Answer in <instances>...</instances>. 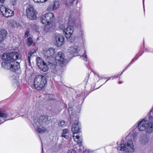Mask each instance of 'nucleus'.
<instances>
[{"label":"nucleus","instance_id":"obj_1","mask_svg":"<svg viewBox=\"0 0 153 153\" xmlns=\"http://www.w3.org/2000/svg\"><path fill=\"white\" fill-rule=\"evenodd\" d=\"M136 132H133L130 137L127 136L126 137V141L117 146L118 150L125 151L127 153H132L135 150L133 141L137 136Z\"/></svg>","mask_w":153,"mask_h":153},{"label":"nucleus","instance_id":"obj_2","mask_svg":"<svg viewBox=\"0 0 153 153\" xmlns=\"http://www.w3.org/2000/svg\"><path fill=\"white\" fill-rule=\"evenodd\" d=\"M58 59H56V58H47L46 59L48 66H49L51 71L54 74H57L58 71L57 64L63 66L68 62V60L65 58Z\"/></svg>","mask_w":153,"mask_h":153},{"label":"nucleus","instance_id":"obj_3","mask_svg":"<svg viewBox=\"0 0 153 153\" xmlns=\"http://www.w3.org/2000/svg\"><path fill=\"white\" fill-rule=\"evenodd\" d=\"M3 62L1 63L2 68L15 72L20 68L19 63L13 58H2Z\"/></svg>","mask_w":153,"mask_h":153},{"label":"nucleus","instance_id":"obj_4","mask_svg":"<svg viewBox=\"0 0 153 153\" xmlns=\"http://www.w3.org/2000/svg\"><path fill=\"white\" fill-rule=\"evenodd\" d=\"M47 82L46 77L41 75H38L35 77L33 83V88L38 90L42 89Z\"/></svg>","mask_w":153,"mask_h":153},{"label":"nucleus","instance_id":"obj_5","mask_svg":"<svg viewBox=\"0 0 153 153\" xmlns=\"http://www.w3.org/2000/svg\"><path fill=\"white\" fill-rule=\"evenodd\" d=\"M79 15V12L76 10H73L70 12L68 20L69 24L70 25L74 26L76 25V18Z\"/></svg>","mask_w":153,"mask_h":153},{"label":"nucleus","instance_id":"obj_6","mask_svg":"<svg viewBox=\"0 0 153 153\" xmlns=\"http://www.w3.org/2000/svg\"><path fill=\"white\" fill-rule=\"evenodd\" d=\"M54 19V14L51 13H48L42 16L41 21L43 24L49 25L52 23Z\"/></svg>","mask_w":153,"mask_h":153},{"label":"nucleus","instance_id":"obj_7","mask_svg":"<svg viewBox=\"0 0 153 153\" xmlns=\"http://www.w3.org/2000/svg\"><path fill=\"white\" fill-rule=\"evenodd\" d=\"M26 13L27 18L30 20H34L36 19L37 12L32 5L30 4L27 5Z\"/></svg>","mask_w":153,"mask_h":153},{"label":"nucleus","instance_id":"obj_8","mask_svg":"<svg viewBox=\"0 0 153 153\" xmlns=\"http://www.w3.org/2000/svg\"><path fill=\"white\" fill-rule=\"evenodd\" d=\"M68 26L65 28L64 24H60L59 25V28L63 30L64 33H65L66 37L69 38L73 33L74 26L70 25L69 24V22H68Z\"/></svg>","mask_w":153,"mask_h":153},{"label":"nucleus","instance_id":"obj_9","mask_svg":"<svg viewBox=\"0 0 153 153\" xmlns=\"http://www.w3.org/2000/svg\"><path fill=\"white\" fill-rule=\"evenodd\" d=\"M50 119H49V116L46 115H41L40 116L38 122L36 123L37 126L47 125L49 124Z\"/></svg>","mask_w":153,"mask_h":153},{"label":"nucleus","instance_id":"obj_10","mask_svg":"<svg viewBox=\"0 0 153 153\" xmlns=\"http://www.w3.org/2000/svg\"><path fill=\"white\" fill-rule=\"evenodd\" d=\"M70 118L73 119L72 120H70L71 123H72L74 119L76 120V123L73 124L71 127V131L74 134V135H75L76 134L79 133L80 131V125L78 121V118L75 117V118L73 117L72 115L70 116Z\"/></svg>","mask_w":153,"mask_h":153},{"label":"nucleus","instance_id":"obj_11","mask_svg":"<svg viewBox=\"0 0 153 153\" xmlns=\"http://www.w3.org/2000/svg\"><path fill=\"white\" fill-rule=\"evenodd\" d=\"M65 37L60 34L56 35L53 40L54 44L58 47H61L65 43Z\"/></svg>","mask_w":153,"mask_h":153},{"label":"nucleus","instance_id":"obj_12","mask_svg":"<svg viewBox=\"0 0 153 153\" xmlns=\"http://www.w3.org/2000/svg\"><path fill=\"white\" fill-rule=\"evenodd\" d=\"M148 123V120L143 119L138 121L137 127L139 130L140 131H145L146 126Z\"/></svg>","mask_w":153,"mask_h":153},{"label":"nucleus","instance_id":"obj_13","mask_svg":"<svg viewBox=\"0 0 153 153\" xmlns=\"http://www.w3.org/2000/svg\"><path fill=\"white\" fill-rule=\"evenodd\" d=\"M43 53L45 57H52L54 56L55 49L53 48H50L47 51H44Z\"/></svg>","mask_w":153,"mask_h":153},{"label":"nucleus","instance_id":"obj_14","mask_svg":"<svg viewBox=\"0 0 153 153\" xmlns=\"http://www.w3.org/2000/svg\"><path fill=\"white\" fill-rule=\"evenodd\" d=\"M11 115V114H9L6 112H2L0 111V124L4 122L5 120H10V119L7 120H6V119Z\"/></svg>","mask_w":153,"mask_h":153},{"label":"nucleus","instance_id":"obj_15","mask_svg":"<svg viewBox=\"0 0 153 153\" xmlns=\"http://www.w3.org/2000/svg\"><path fill=\"white\" fill-rule=\"evenodd\" d=\"M70 51V53H71L72 57L79 56L78 52L79 51V49L78 48L77 46L75 45L73 47L71 48Z\"/></svg>","mask_w":153,"mask_h":153},{"label":"nucleus","instance_id":"obj_16","mask_svg":"<svg viewBox=\"0 0 153 153\" xmlns=\"http://www.w3.org/2000/svg\"><path fill=\"white\" fill-rule=\"evenodd\" d=\"M7 34V31L5 29L2 28L0 29V43L6 39Z\"/></svg>","mask_w":153,"mask_h":153},{"label":"nucleus","instance_id":"obj_17","mask_svg":"<svg viewBox=\"0 0 153 153\" xmlns=\"http://www.w3.org/2000/svg\"><path fill=\"white\" fill-rule=\"evenodd\" d=\"M19 55V53L17 52H13L3 54L2 57H18Z\"/></svg>","mask_w":153,"mask_h":153},{"label":"nucleus","instance_id":"obj_18","mask_svg":"<svg viewBox=\"0 0 153 153\" xmlns=\"http://www.w3.org/2000/svg\"><path fill=\"white\" fill-rule=\"evenodd\" d=\"M145 131L149 133L153 132V122H150L148 121V123L146 126Z\"/></svg>","mask_w":153,"mask_h":153},{"label":"nucleus","instance_id":"obj_19","mask_svg":"<svg viewBox=\"0 0 153 153\" xmlns=\"http://www.w3.org/2000/svg\"><path fill=\"white\" fill-rule=\"evenodd\" d=\"M3 13V15L6 17H9L13 15V11L8 8L5 9Z\"/></svg>","mask_w":153,"mask_h":153},{"label":"nucleus","instance_id":"obj_20","mask_svg":"<svg viewBox=\"0 0 153 153\" xmlns=\"http://www.w3.org/2000/svg\"><path fill=\"white\" fill-rule=\"evenodd\" d=\"M73 138L74 141H76L77 143L79 144V145L80 146V144L82 141V137L81 136L78 135H74L73 136Z\"/></svg>","mask_w":153,"mask_h":153},{"label":"nucleus","instance_id":"obj_21","mask_svg":"<svg viewBox=\"0 0 153 153\" xmlns=\"http://www.w3.org/2000/svg\"><path fill=\"white\" fill-rule=\"evenodd\" d=\"M140 141L143 145H145L148 143L149 139L146 136L143 135L141 136Z\"/></svg>","mask_w":153,"mask_h":153},{"label":"nucleus","instance_id":"obj_22","mask_svg":"<svg viewBox=\"0 0 153 153\" xmlns=\"http://www.w3.org/2000/svg\"><path fill=\"white\" fill-rule=\"evenodd\" d=\"M39 67L43 71H46L48 69L49 66H48V64L47 65L46 63L45 62V64H42Z\"/></svg>","mask_w":153,"mask_h":153},{"label":"nucleus","instance_id":"obj_23","mask_svg":"<svg viewBox=\"0 0 153 153\" xmlns=\"http://www.w3.org/2000/svg\"><path fill=\"white\" fill-rule=\"evenodd\" d=\"M36 62L37 65L39 67H40L42 64H45V62L42 59V58H36Z\"/></svg>","mask_w":153,"mask_h":153},{"label":"nucleus","instance_id":"obj_24","mask_svg":"<svg viewBox=\"0 0 153 153\" xmlns=\"http://www.w3.org/2000/svg\"><path fill=\"white\" fill-rule=\"evenodd\" d=\"M77 3V0H66V4H70V5H72L75 4H76Z\"/></svg>","mask_w":153,"mask_h":153},{"label":"nucleus","instance_id":"obj_25","mask_svg":"<svg viewBox=\"0 0 153 153\" xmlns=\"http://www.w3.org/2000/svg\"><path fill=\"white\" fill-rule=\"evenodd\" d=\"M67 124V122L63 120H61L58 122V125L59 126L64 127Z\"/></svg>","mask_w":153,"mask_h":153},{"label":"nucleus","instance_id":"obj_26","mask_svg":"<svg viewBox=\"0 0 153 153\" xmlns=\"http://www.w3.org/2000/svg\"><path fill=\"white\" fill-rule=\"evenodd\" d=\"M37 132L39 133L42 134L45 132V131H47V130L44 128H37Z\"/></svg>","mask_w":153,"mask_h":153},{"label":"nucleus","instance_id":"obj_27","mask_svg":"<svg viewBox=\"0 0 153 153\" xmlns=\"http://www.w3.org/2000/svg\"><path fill=\"white\" fill-rule=\"evenodd\" d=\"M33 42V39L30 37L28 38L27 40V43L29 46L31 45Z\"/></svg>","mask_w":153,"mask_h":153},{"label":"nucleus","instance_id":"obj_28","mask_svg":"<svg viewBox=\"0 0 153 153\" xmlns=\"http://www.w3.org/2000/svg\"><path fill=\"white\" fill-rule=\"evenodd\" d=\"M36 54V51H31L29 52L28 57H30L31 56H35Z\"/></svg>","mask_w":153,"mask_h":153},{"label":"nucleus","instance_id":"obj_29","mask_svg":"<svg viewBox=\"0 0 153 153\" xmlns=\"http://www.w3.org/2000/svg\"><path fill=\"white\" fill-rule=\"evenodd\" d=\"M55 9H56L55 8L52 4H51L49 5L47 8V10L50 11Z\"/></svg>","mask_w":153,"mask_h":153},{"label":"nucleus","instance_id":"obj_30","mask_svg":"<svg viewBox=\"0 0 153 153\" xmlns=\"http://www.w3.org/2000/svg\"><path fill=\"white\" fill-rule=\"evenodd\" d=\"M52 4L55 7V8L56 9L58 8L59 3L58 1H55L53 3H52Z\"/></svg>","mask_w":153,"mask_h":153},{"label":"nucleus","instance_id":"obj_31","mask_svg":"<svg viewBox=\"0 0 153 153\" xmlns=\"http://www.w3.org/2000/svg\"><path fill=\"white\" fill-rule=\"evenodd\" d=\"M10 24V25L13 27H15L17 26L16 22L14 20L11 21Z\"/></svg>","mask_w":153,"mask_h":153},{"label":"nucleus","instance_id":"obj_32","mask_svg":"<svg viewBox=\"0 0 153 153\" xmlns=\"http://www.w3.org/2000/svg\"><path fill=\"white\" fill-rule=\"evenodd\" d=\"M149 117L151 120H153V109H152L149 114Z\"/></svg>","mask_w":153,"mask_h":153},{"label":"nucleus","instance_id":"obj_33","mask_svg":"<svg viewBox=\"0 0 153 153\" xmlns=\"http://www.w3.org/2000/svg\"><path fill=\"white\" fill-rule=\"evenodd\" d=\"M7 8H5L4 6L3 5H1L0 6V11H1L2 14L3 15V13H4L5 12V10L7 9Z\"/></svg>","mask_w":153,"mask_h":153},{"label":"nucleus","instance_id":"obj_34","mask_svg":"<svg viewBox=\"0 0 153 153\" xmlns=\"http://www.w3.org/2000/svg\"><path fill=\"white\" fill-rule=\"evenodd\" d=\"M31 27L33 30H37L38 27L37 25H36L35 24H32L31 25Z\"/></svg>","mask_w":153,"mask_h":153},{"label":"nucleus","instance_id":"obj_35","mask_svg":"<svg viewBox=\"0 0 153 153\" xmlns=\"http://www.w3.org/2000/svg\"><path fill=\"white\" fill-rule=\"evenodd\" d=\"M63 56H64V55L62 52L59 51L56 57H63Z\"/></svg>","mask_w":153,"mask_h":153},{"label":"nucleus","instance_id":"obj_36","mask_svg":"<svg viewBox=\"0 0 153 153\" xmlns=\"http://www.w3.org/2000/svg\"><path fill=\"white\" fill-rule=\"evenodd\" d=\"M69 131L68 129H64L62 130V133L64 134H68V132Z\"/></svg>","mask_w":153,"mask_h":153},{"label":"nucleus","instance_id":"obj_37","mask_svg":"<svg viewBox=\"0 0 153 153\" xmlns=\"http://www.w3.org/2000/svg\"><path fill=\"white\" fill-rule=\"evenodd\" d=\"M61 136L62 137H64L66 139H68L69 138V136L68 134H64L62 133Z\"/></svg>","mask_w":153,"mask_h":153},{"label":"nucleus","instance_id":"obj_38","mask_svg":"<svg viewBox=\"0 0 153 153\" xmlns=\"http://www.w3.org/2000/svg\"><path fill=\"white\" fill-rule=\"evenodd\" d=\"M44 75L45 76H47V77H49L50 76H51L49 72H47V73H45L44 74Z\"/></svg>","mask_w":153,"mask_h":153},{"label":"nucleus","instance_id":"obj_39","mask_svg":"<svg viewBox=\"0 0 153 153\" xmlns=\"http://www.w3.org/2000/svg\"><path fill=\"white\" fill-rule=\"evenodd\" d=\"M136 59H133L132 60V61L131 62H130V64L128 65V66L127 67H126L125 68V70L130 65V64H131V63H133V62H134L136 60Z\"/></svg>","mask_w":153,"mask_h":153},{"label":"nucleus","instance_id":"obj_40","mask_svg":"<svg viewBox=\"0 0 153 153\" xmlns=\"http://www.w3.org/2000/svg\"><path fill=\"white\" fill-rule=\"evenodd\" d=\"M36 3H39L41 1V0H33Z\"/></svg>","mask_w":153,"mask_h":153},{"label":"nucleus","instance_id":"obj_41","mask_svg":"<svg viewBox=\"0 0 153 153\" xmlns=\"http://www.w3.org/2000/svg\"><path fill=\"white\" fill-rule=\"evenodd\" d=\"M83 57H87V54L86 53V51H85V52L84 53H83V56H82Z\"/></svg>","mask_w":153,"mask_h":153},{"label":"nucleus","instance_id":"obj_42","mask_svg":"<svg viewBox=\"0 0 153 153\" xmlns=\"http://www.w3.org/2000/svg\"><path fill=\"white\" fill-rule=\"evenodd\" d=\"M29 33V32H28L27 31L25 34V37H27V36H28V34Z\"/></svg>","mask_w":153,"mask_h":153},{"label":"nucleus","instance_id":"obj_43","mask_svg":"<svg viewBox=\"0 0 153 153\" xmlns=\"http://www.w3.org/2000/svg\"><path fill=\"white\" fill-rule=\"evenodd\" d=\"M41 1H40L41 3H43L44 2H45L48 1V0H41Z\"/></svg>","mask_w":153,"mask_h":153},{"label":"nucleus","instance_id":"obj_44","mask_svg":"<svg viewBox=\"0 0 153 153\" xmlns=\"http://www.w3.org/2000/svg\"><path fill=\"white\" fill-rule=\"evenodd\" d=\"M83 59L86 62H87L88 60V58H83Z\"/></svg>","mask_w":153,"mask_h":153},{"label":"nucleus","instance_id":"obj_45","mask_svg":"<svg viewBox=\"0 0 153 153\" xmlns=\"http://www.w3.org/2000/svg\"><path fill=\"white\" fill-rule=\"evenodd\" d=\"M5 0H0V2L2 3L4 2Z\"/></svg>","mask_w":153,"mask_h":153},{"label":"nucleus","instance_id":"obj_46","mask_svg":"<svg viewBox=\"0 0 153 153\" xmlns=\"http://www.w3.org/2000/svg\"><path fill=\"white\" fill-rule=\"evenodd\" d=\"M71 108H69L68 109V111H69L70 110H71Z\"/></svg>","mask_w":153,"mask_h":153},{"label":"nucleus","instance_id":"obj_47","mask_svg":"<svg viewBox=\"0 0 153 153\" xmlns=\"http://www.w3.org/2000/svg\"><path fill=\"white\" fill-rule=\"evenodd\" d=\"M122 83V82L121 81H120L118 82V83H119V84H121Z\"/></svg>","mask_w":153,"mask_h":153},{"label":"nucleus","instance_id":"obj_48","mask_svg":"<svg viewBox=\"0 0 153 153\" xmlns=\"http://www.w3.org/2000/svg\"><path fill=\"white\" fill-rule=\"evenodd\" d=\"M28 61H29V62H30V58H28Z\"/></svg>","mask_w":153,"mask_h":153},{"label":"nucleus","instance_id":"obj_49","mask_svg":"<svg viewBox=\"0 0 153 153\" xmlns=\"http://www.w3.org/2000/svg\"><path fill=\"white\" fill-rule=\"evenodd\" d=\"M144 0H143V6H144Z\"/></svg>","mask_w":153,"mask_h":153},{"label":"nucleus","instance_id":"obj_50","mask_svg":"<svg viewBox=\"0 0 153 153\" xmlns=\"http://www.w3.org/2000/svg\"><path fill=\"white\" fill-rule=\"evenodd\" d=\"M124 70L123 71V72L122 73H121V74L123 73L124 72Z\"/></svg>","mask_w":153,"mask_h":153},{"label":"nucleus","instance_id":"obj_51","mask_svg":"<svg viewBox=\"0 0 153 153\" xmlns=\"http://www.w3.org/2000/svg\"><path fill=\"white\" fill-rule=\"evenodd\" d=\"M14 118H12V119H14Z\"/></svg>","mask_w":153,"mask_h":153},{"label":"nucleus","instance_id":"obj_52","mask_svg":"<svg viewBox=\"0 0 153 153\" xmlns=\"http://www.w3.org/2000/svg\"><path fill=\"white\" fill-rule=\"evenodd\" d=\"M59 1L60 0H58Z\"/></svg>","mask_w":153,"mask_h":153}]
</instances>
